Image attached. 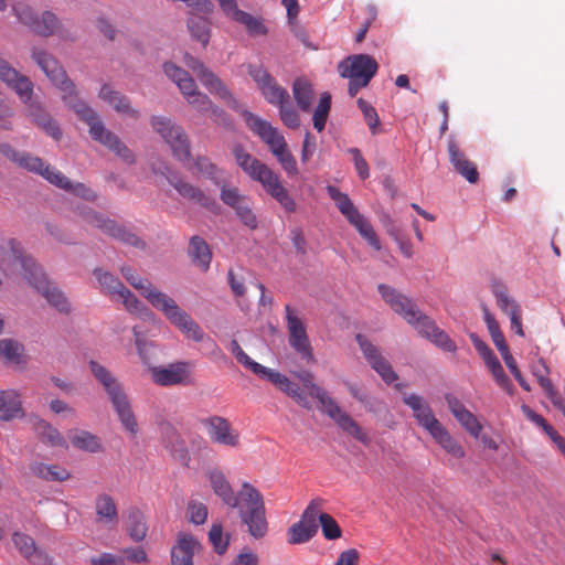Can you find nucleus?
Segmentation results:
<instances>
[{"label": "nucleus", "instance_id": "1", "mask_svg": "<svg viewBox=\"0 0 565 565\" xmlns=\"http://www.w3.org/2000/svg\"><path fill=\"white\" fill-rule=\"evenodd\" d=\"M32 58L45 73L53 85L63 93L62 99L89 128V136L94 141L108 148L116 153L126 163L134 164L135 156L132 151L119 139V137L107 129L98 115L85 100L78 97L75 84L67 77L60 63L46 51H32Z\"/></svg>", "mask_w": 565, "mask_h": 565}, {"label": "nucleus", "instance_id": "2", "mask_svg": "<svg viewBox=\"0 0 565 565\" xmlns=\"http://www.w3.org/2000/svg\"><path fill=\"white\" fill-rule=\"evenodd\" d=\"M377 289L391 309L402 316L407 323L412 324L422 337L428 339L444 351H456L455 342L436 326L434 320L424 315L411 298L384 284L379 285Z\"/></svg>", "mask_w": 565, "mask_h": 565}, {"label": "nucleus", "instance_id": "3", "mask_svg": "<svg viewBox=\"0 0 565 565\" xmlns=\"http://www.w3.org/2000/svg\"><path fill=\"white\" fill-rule=\"evenodd\" d=\"M232 154L244 173L253 181L260 183L265 192L275 199L286 212L294 213L296 211L295 200L282 184L280 177L271 168L253 157L239 143L232 147Z\"/></svg>", "mask_w": 565, "mask_h": 565}, {"label": "nucleus", "instance_id": "4", "mask_svg": "<svg viewBox=\"0 0 565 565\" xmlns=\"http://www.w3.org/2000/svg\"><path fill=\"white\" fill-rule=\"evenodd\" d=\"M89 369L95 379L106 391L121 425L130 434L135 435L138 431V425L131 408L130 401L128 395L125 393L122 385L109 370L99 364L97 361H89Z\"/></svg>", "mask_w": 565, "mask_h": 565}, {"label": "nucleus", "instance_id": "5", "mask_svg": "<svg viewBox=\"0 0 565 565\" xmlns=\"http://www.w3.org/2000/svg\"><path fill=\"white\" fill-rule=\"evenodd\" d=\"M300 379L309 390V394L321 404L322 411L333 419L343 431L364 445L370 444L369 435L347 412L341 409L338 403L330 397L322 387L313 383V375L311 373L305 372Z\"/></svg>", "mask_w": 565, "mask_h": 565}, {"label": "nucleus", "instance_id": "6", "mask_svg": "<svg viewBox=\"0 0 565 565\" xmlns=\"http://www.w3.org/2000/svg\"><path fill=\"white\" fill-rule=\"evenodd\" d=\"M377 70V62L367 54L349 56L338 65L340 76L349 78L348 93L351 97H354L361 88L369 85Z\"/></svg>", "mask_w": 565, "mask_h": 565}, {"label": "nucleus", "instance_id": "7", "mask_svg": "<svg viewBox=\"0 0 565 565\" xmlns=\"http://www.w3.org/2000/svg\"><path fill=\"white\" fill-rule=\"evenodd\" d=\"M41 267L35 260L25 255L21 244L14 238H0V270L7 276L22 275L29 277Z\"/></svg>", "mask_w": 565, "mask_h": 565}, {"label": "nucleus", "instance_id": "8", "mask_svg": "<svg viewBox=\"0 0 565 565\" xmlns=\"http://www.w3.org/2000/svg\"><path fill=\"white\" fill-rule=\"evenodd\" d=\"M77 212L87 224L100 230L106 235L131 246L143 247V242L135 233L120 226L105 214L89 206H81L77 209Z\"/></svg>", "mask_w": 565, "mask_h": 565}, {"label": "nucleus", "instance_id": "9", "mask_svg": "<svg viewBox=\"0 0 565 565\" xmlns=\"http://www.w3.org/2000/svg\"><path fill=\"white\" fill-rule=\"evenodd\" d=\"M0 153L19 168L39 174L50 183L53 174L57 171L40 157H35L26 151H19L7 142L0 143Z\"/></svg>", "mask_w": 565, "mask_h": 565}, {"label": "nucleus", "instance_id": "10", "mask_svg": "<svg viewBox=\"0 0 565 565\" xmlns=\"http://www.w3.org/2000/svg\"><path fill=\"white\" fill-rule=\"evenodd\" d=\"M287 330L290 347L306 361L313 360L312 348L303 321L295 315L289 305L285 306Z\"/></svg>", "mask_w": 565, "mask_h": 565}, {"label": "nucleus", "instance_id": "11", "mask_svg": "<svg viewBox=\"0 0 565 565\" xmlns=\"http://www.w3.org/2000/svg\"><path fill=\"white\" fill-rule=\"evenodd\" d=\"M243 117L248 128L268 146L274 156L288 147L285 137L270 122L247 110Z\"/></svg>", "mask_w": 565, "mask_h": 565}, {"label": "nucleus", "instance_id": "12", "mask_svg": "<svg viewBox=\"0 0 565 565\" xmlns=\"http://www.w3.org/2000/svg\"><path fill=\"white\" fill-rule=\"evenodd\" d=\"M29 284L35 288L46 301L58 312L68 315L72 310L68 299L57 286L51 282L42 268L29 277Z\"/></svg>", "mask_w": 565, "mask_h": 565}, {"label": "nucleus", "instance_id": "13", "mask_svg": "<svg viewBox=\"0 0 565 565\" xmlns=\"http://www.w3.org/2000/svg\"><path fill=\"white\" fill-rule=\"evenodd\" d=\"M248 74L256 82L265 99L271 105H280L289 99L288 92L262 66L249 65Z\"/></svg>", "mask_w": 565, "mask_h": 565}, {"label": "nucleus", "instance_id": "14", "mask_svg": "<svg viewBox=\"0 0 565 565\" xmlns=\"http://www.w3.org/2000/svg\"><path fill=\"white\" fill-rule=\"evenodd\" d=\"M355 339L364 358L382 380L386 384L395 382L398 376L392 369L390 362L381 354L379 348L362 334H356Z\"/></svg>", "mask_w": 565, "mask_h": 565}, {"label": "nucleus", "instance_id": "15", "mask_svg": "<svg viewBox=\"0 0 565 565\" xmlns=\"http://www.w3.org/2000/svg\"><path fill=\"white\" fill-rule=\"evenodd\" d=\"M183 61L184 64L190 70H192L201 83L210 90V93L217 95L220 98L227 103L233 100V96L228 88L212 71L206 68L201 61L189 54L184 55Z\"/></svg>", "mask_w": 565, "mask_h": 565}, {"label": "nucleus", "instance_id": "16", "mask_svg": "<svg viewBox=\"0 0 565 565\" xmlns=\"http://www.w3.org/2000/svg\"><path fill=\"white\" fill-rule=\"evenodd\" d=\"M0 81L13 89L23 103L31 100L33 83L0 56Z\"/></svg>", "mask_w": 565, "mask_h": 565}, {"label": "nucleus", "instance_id": "17", "mask_svg": "<svg viewBox=\"0 0 565 565\" xmlns=\"http://www.w3.org/2000/svg\"><path fill=\"white\" fill-rule=\"evenodd\" d=\"M403 402L412 409L417 424L428 434L441 424L436 418L430 405L423 396L415 393H404Z\"/></svg>", "mask_w": 565, "mask_h": 565}, {"label": "nucleus", "instance_id": "18", "mask_svg": "<svg viewBox=\"0 0 565 565\" xmlns=\"http://www.w3.org/2000/svg\"><path fill=\"white\" fill-rule=\"evenodd\" d=\"M12 542L20 554L28 559L31 565H53V558L42 548L36 546L34 540L22 532L12 534Z\"/></svg>", "mask_w": 565, "mask_h": 565}, {"label": "nucleus", "instance_id": "19", "mask_svg": "<svg viewBox=\"0 0 565 565\" xmlns=\"http://www.w3.org/2000/svg\"><path fill=\"white\" fill-rule=\"evenodd\" d=\"M447 149L449 161L454 169L469 183H477L479 181L477 166L467 158L466 153L459 148V145L454 137L449 138Z\"/></svg>", "mask_w": 565, "mask_h": 565}, {"label": "nucleus", "instance_id": "20", "mask_svg": "<svg viewBox=\"0 0 565 565\" xmlns=\"http://www.w3.org/2000/svg\"><path fill=\"white\" fill-rule=\"evenodd\" d=\"M211 440L227 447H237L239 436L232 429L230 422L221 416H213L205 422Z\"/></svg>", "mask_w": 565, "mask_h": 565}, {"label": "nucleus", "instance_id": "21", "mask_svg": "<svg viewBox=\"0 0 565 565\" xmlns=\"http://www.w3.org/2000/svg\"><path fill=\"white\" fill-rule=\"evenodd\" d=\"M493 294L497 299L498 307L505 313L511 321V329L520 337L524 335L521 322V308L518 302L508 295L507 288L501 284L493 286Z\"/></svg>", "mask_w": 565, "mask_h": 565}, {"label": "nucleus", "instance_id": "22", "mask_svg": "<svg viewBox=\"0 0 565 565\" xmlns=\"http://www.w3.org/2000/svg\"><path fill=\"white\" fill-rule=\"evenodd\" d=\"M446 403L454 417L459 424L475 438H478L482 430V425L478 418L466 408V406L454 395H446Z\"/></svg>", "mask_w": 565, "mask_h": 565}, {"label": "nucleus", "instance_id": "23", "mask_svg": "<svg viewBox=\"0 0 565 565\" xmlns=\"http://www.w3.org/2000/svg\"><path fill=\"white\" fill-rule=\"evenodd\" d=\"M263 379H267L277 388L294 398L301 407L307 409L311 408V404L305 392L299 387L298 384L291 382L285 374L269 369Z\"/></svg>", "mask_w": 565, "mask_h": 565}, {"label": "nucleus", "instance_id": "24", "mask_svg": "<svg viewBox=\"0 0 565 565\" xmlns=\"http://www.w3.org/2000/svg\"><path fill=\"white\" fill-rule=\"evenodd\" d=\"M98 97L111 106L118 114L126 115L136 120L140 118V111L131 106L130 99L120 92L113 89L108 84H104L100 87Z\"/></svg>", "mask_w": 565, "mask_h": 565}, {"label": "nucleus", "instance_id": "25", "mask_svg": "<svg viewBox=\"0 0 565 565\" xmlns=\"http://www.w3.org/2000/svg\"><path fill=\"white\" fill-rule=\"evenodd\" d=\"M179 161H186L189 167H194L200 173L211 179H217L220 170L205 157L191 158L189 140L185 136L179 134Z\"/></svg>", "mask_w": 565, "mask_h": 565}, {"label": "nucleus", "instance_id": "26", "mask_svg": "<svg viewBox=\"0 0 565 565\" xmlns=\"http://www.w3.org/2000/svg\"><path fill=\"white\" fill-rule=\"evenodd\" d=\"M241 522L247 526V532L256 540L263 539L268 533L266 507L239 511Z\"/></svg>", "mask_w": 565, "mask_h": 565}, {"label": "nucleus", "instance_id": "27", "mask_svg": "<svg viewBox=\"0 0 565 565\" xmlns=\"http://www.w3.org/2000/svg\"><path fill=\"white\" fill-rule=\"evenodd\" d=\"M179 90L188 98L198 111L205 113L211 107V99L196 90L195 82L192 77L179 68Z\"/></svg>", "mask_w": 565, "mask_h": 565}, {"label": "nucleus", "instance_id": "28", "mask_svg": "<svg viewBox=\"0 0 565 565\" xmlns=\"http://www.w3.org/2000/svg\"><path fill=\"white\" fill-rule=\"evenodd\" d=\"M24 411L21 396L15 390L0 391V422H10L15 418H22Z\"/></svg>", "mask_w": 565, "mask_h": 565}, {"label": "nucleus", "instance_id": "29", "mask_svg": "<svg viewBox=\"0 0 565 565\" xmlns=\"http://www.w3.org/2000/svg\"><path fill=\"white\" fill-rule=\"evenodd\" d=\"M206 477L214 494L218 497L225 505L234 509L236 504L234 498L235 491L225 475L221 470L212 469L206 472Z\"/></svg>", "mask_w": 565, "mask_h": 565}, {"label": "nucleus", "instance_id": "30", "mask_svg": "<svg viewBox=\"0 0 565 565\" xmlns=\"http://www.w3.org/2000/svg\"><path fill=\"white\" fill-rule=\"evenodd\" d=\"M141 296L145 297L153 308L162 311L172 323L177 322V303L173 298L160 291L152 284L149 285V288H147Z\"/></svg>", "mask_w": 565, "mask_h": 565}, {"label": "nucleus", "instance_id": "31", "mask_svg": "<svg viewBox=\"0 0 565 565\" xmlns=\"http://www.w3.org/2000/svg\"><path fill=\"white\" fill-rule=\"evenodd\" d=\"M234 498L236 500L234 509H238V512L265 505L262 492L247 481L242 483L239 490L234 494Z\"/></svg>", "mask_w": 565, "mask_h": 565}, {"label": "nucleus", "instance_id": "32", "mask_svg": "<svg viewBox=\"0 0 565 565\" xmlns=\"http://www.w3.org/2000/svg\"><path fill=\"white\" fill-rule=\"evenodd\" d=\"M188 255L194 266L207 271L212 260V250L209 244L200 236H192L188 246Z\"/></svg>", "mask_w": 565, "mask_h": 565}, {"label": "nucleus", "instance_id": "33", "mask_svg": "<svg viewBox=\"0 0 565 565\" xmlns=\"http://www.w3.org/2000/svg\"><path fill=\"white\" fill-rule=\"evenodd\" d=\"M429 435L451 457L456 459H462L465 457L466 451L463 447L451 436L443 424L437 426Z\"/></svg>", "mask_w": 565, "mask_h": 565}, {"label": "nucleus", "instance_id": "34", "mask_svg": "<svg viewBox=\"0 0 565 565\" xmlns=\"http://www.w3.org/2000/svg\"><path fill=\"white\" fill-rule=\"evenodd\" d=\"M29 116L34 124L42 128L45 134L54 140L57 141L62 138V131L57 122L39 104H31L29 106Z\"/></svg>", "mask_w": 565, "mask_h": 565}, {"label": "nucleus", "instance_id": "35", "mask_svg": "<svg viewBox=\"0 0 565 565\" xmlns=\"http://www.w3.org/2000/svg\"><path fill=\"white\" fill-rule=\"evenodd\" d=\"M29 469L33 476L44 481L63 482L71 478L70 471L58 465L33 461L30 463Z\"/></svg>", "mask_w": 565, "mask_h": 565}, {"label": "nucleus", "instance_id": "36", "mask_svg": "<svg viewBox=\"0 0 565 565\" xmlns=\"http://www.w3.org/2000/svg\"><path fill=\"white\" fill-rule=\"evenodd\" d=\"M188 31L193 41L206 47L211 38V22L206 17L192 13L186 23Z\"/></svg>", "mask_w": 565, "mask_h": 565}, {"label": "nucleus", "instance_id": "37", "mask_svg": "<svg viewBox=\"0 0 565 565\" xmlns=\"http://www.w3.org/2000/svg\"><path fill=\"white\" fill-rule=\"evenodd\" d=\"M71 444L83 451L98 452L102 450L100 439L90 431L83 429H71L67 431Z\"/></svg>", "mask_w": 565, "mask_h": 565}, {"label": "nucleus", "instance_id": "38", "mask_svg": "<svg viewBox=\"0 0 565 565\" xmlns=\"http://www.w3.org/2000/svg\"><path fill=\"white\" fill-rule=\"evenodd\" d=\"M179 330L189 340H192L194 342L209 341L213 345H215V343L211 340L209 335H206V333L203 331L200 324L184 311H179Z\"/></svg>", "mask_w": 565, "mask_h": 565}, {"label": "nucleus", "instance_id": "39", "mask_svg": "<svg viewBox=\"0 0 565 565\" xmlns=\"http://www.w3.org/2000/svg\"><path fill=\"white\" fill-rule=\"evenodd\" d=\"M51 184L73 193L85 200H94L96 194L87 188L84 183L81 182H72L66 175H64L61 171H56L52 177Z\"/></svg>", "mask_w": 565, "mask_h": 565}, {"label": "nucleus", "instance_id": "40", "mask_svg": "<svg viewBox=\"0 0 565 565\" xmlns=\"http://www.w3.org/2000/svg\"><path fill=\"white\" fill-rule=\"evenodd\" d=\"M150 125L170 147L172 154L177 153V132L171 119L162 116H151Z\"/></svg>", "mask_w": 565, "mask_h": 565}, {"label": "nucleus", "instance_id": "41", "mask_svg": "<svg viewBox=\"0 0 565 565\" xmlns=\"http://www.w3.org/2000/svg\"><path fill=\"white\" fill-rule=\"evenodd\" d=\"M95 510L98 522L116 523L118 521L117 507L114 499L106 493L97 495Z\"/></svg>", "mask_w": 565, "mask_h": 565}, {"label": "nucleus", "instance_id": "42", "mask_svg": "<svg viewBox=\"0 0 565 565\" xmlns=\"http://www.w3.org/2000/svg\"><path fill=\"white\" fill-rule=\"evenodd\" d=\"M122 299L126 309L138 315L145 321L156 322L153 312L147 308L127 287L117 296Z\"/></svg>", "mask_w": 565, "mask_h": 565}, {"label": "nucleus", "instance_id": "43", "mask_svg": "<svg viewBox=\"0 0 565 565\" xmlns=\"http://www.w3.org/2000/svg\"><path fill=\"white\" fill-rule=\"evenodd\" d=\"M35 429L42 443L52 447H68L67 441L61 435V433L44 419H39L35 423Z\"/></svg>", "mask_w": 565, "mask_h": 565}, {"label": "nucleus", "instance_id": "44", "mask_svg": "<svg viewBox=\"0 0 565 565\" xmlns=\"http://www.w3.org/2000/svg\"><path fill=\"white\" fill-rule=\"evenodd\" d=\"M62 23L52 11H44L34 22L32 31L41 36H50L54 33H60Z\"/></svg>", "mask_w": 565, "mask_h": 565}, {"label": "nucleus", "instance_id": "45", "mask_svg": "<svg viewBox=\"0 0 565 565\" xmlns=\"http://www.w3.org/2000/svg\"><path fill=\"white\" fill-rule=\"evenodd\" d=\"M24 347L13 339L0 340V358L7 364L19 365L24 363L23 359Z\"/></svg>", "mask_w": 565, "mask_h": 565}, {"label": "nucleus", "instance_id": "46", "mask_svg": "<svg viewBox=\"0 0 565 565\" xmlns=\"http://www.w3.org/2000/svg\"><path fill=\"white\" fill-rule=\"evenodd\" d=\"M93 274L98 281L102 292L110 297L118 296L126 287L118 277L102 268H95Z\"/></svg>", "mask_w": 565, "mask_h": 565}, {"label": "nucleus", "instance_id": "47", "mask_svg": "<svg viewBox=\"0 0 565 565\" xmlns=\"http://www.w3.org/2000/svg\"><path fill=\"white\" fill-rule=\"evenodd\" d=\"M294 98L303 111H310L313 100L312 85L305 78H297L292 85Z\"/></svg>", "mask_w": 565, "mask_h": 565}, {"label": "nucleus", "instance_id": "48", "mask_svg": "<svg viewBox=\"0 0 565 565\" xmlns=\"http://www.w3.org/2000/svg\"><path fill=\"white\" fill-rule=\"evenodd\" d=\"M327 192L335 203L341 214L348 220V222L360 213L359 210L353 204V202L351 201V199L349 198V195L347 193L341 192L334 185H328Z\"/></svg>", "mask_w": 565, "mask_h": 565}, {"label": "nucleus", "instance_id": "49", "mask_svg": "<svg viewBox=\"0 0 565 565\" xmlns=\"http://www.w3.org/2000/svg\"><path fill=\"white\" fill-rule=\"evenodd\" d=\"M202 551L201 543L190 534H179V565H193L192 557Z\"/></svg>", "mask_w": 565, "mask_h": 565}, {"label": "nucleus", "instance_id": "50", "mask_svg": "<svg viewBox=\"0 0 565 565\" xmlns=\"http://www.w3.org/2000/svg\"><path fill=\"white\" fill-rule=\"evenodd\" d=\"M209 510L205 503L202 501L191 498L185 507L184 518L189 523L194 525H202L206 522Z\"/></svg>", "mask_w": 565, "mask_h": 565}, {"label": "nucleus", "instance_id": "51", "mask_svg": "<svg viewBox=\"0 0 565 565\" xmlns=\"http://www.w3.org/2000/svg\"><path fill=\"white\" fill-rule=\"evenodd\" d=\"M127 531L130 537L136 542H140L146 537L147 525L145 516L139 510L134 509L129 512L127 518Z\"/></svg>", "mask_w": 565, "mask_h": 565}, {"label": "nucleus", "instance_id": "52", "mask_svg": "<svg viewBox=\"0 0 565 565\" xmlns=\"http://www.w3.org/2000/svg\"><path fill=\"white\" fill-rule=\"evenodd\" d=\"M209 542L218 555L224 554L230 545V534L224 533L221 522H213L207 533Z\"/></svg>", "mask_w": 565, "mask_h": 565}, {"label": "nucleus", "instance_id": "53", "mask_svg": "<svg viewBox=\"0 0 565 565\" xmlns=\"http://www.w3.org/2000/svg\"><path fill=\"white\" fill-rule=\"evenodd\" d=\"M349 223L356 228L360 235L364 237L372 247L376 250L381 249V243L371 223L361 213L350 220Z\"/></svg>", "mask_w": 565, "mask_h": 565}, {"label": "nucleus", "instance_id": "54", "mask_svg": "<svg viewBox=\"0 0 565 565\" xmlns=\"http://www.w3.org/2000/svg\"><path fill=\"white\" fill-rule=\"evenodd\" d=\"M230 350L236 358V360L243 364L246 369H249L253 373L258 375L259 377H264V375L269 370L268 367L253 361L241 348L236 340H232L230 343Z\"/></svg>", "mask_w": 565, "mask_h": 565}, {"label": "nucleus", "instance_id": "55", "mask_svg": "<svg viewBox=\"0 0 565 565\" xmlns=\"http://www.w3.org/2000/svg\"><path fill=\"white\" fill-rule=\"evenodd\" d=\"M484 321L487 323L491 339L499 350L501 356L509 353L510 350L505 342L504 335L500 330V326L495 318L487 309H484Z\"/></svg>", "mask_w": 565, "mask_h": 565}, {"label": "nucleus", "instance_id": "56", "mask_svg": "<svg viewBox=\"0 0 565 565\" xmlns=\"http://www.w3.org/2000/svg\"><path fill=\"white\" fill-rule=\"evenodd\" d=\"M331 109V95L329 93H323L320 97L319 104L313 113V127L318 132H321L324 127L327 119L329 117V113Z\"/></svg>", "mask_w": 565, "mask_h": 565}, {"label": "nucleus", "instance_id": "57", "mask_svg": "<svg viewBox=\"0 0 565 565\" xmlns=\"http://www.w3.org/2000/svg\"><path fill=\"white\" fill-rule=\"evenodd\" d=\"M156 423L158 426V429L160 431L162 441L164 443L166 447L170 450V452L174 454V436L175 430L172 422L167 419L166 414L158 413L156 416Z\"/></svg>", "mask_w": 565, "mask_h": 565}, {"label": "nucleus", "instance_id": "58", "mask_svg": "<svg viewBox=\"0 0 565 565\" xmlns=\"http://www.w3.org/2000/svg\"><path fill=\"white\" fill-rule=\"evenodd\" d=\"M233 21L243 24L252 35H264L267 33V29L260 19L243 10L236 13Z\"/></svg>", "mask_w": 565, "mask_h": 565}, {"label": "nucleus", "instance_id": "59", "mask_svg": "<svg viewBox=\"0 0 565 565\" xmlns=\"http://www.w3.org/2000/svg\"><path fill=\"white\" fill-rule=\"evenodd\" d=\"M152 380L161 386H171L177 384V364H170L168 367H151Z\"/></svg>", "mask_w": 565, "mask_h": 565}, {"label": "nucleus", "instance_id": "60", "mask_svg": "<svg viewBox=\"0 0 565 565\" xmlns=\"http://www.w3.org/2000/svg\"><path fill=\"white\" fill-rule=\"evenodd\" d=\"M179 195L189 199L190 201L201 205L209 207L212 204L211 198L205 195L203 191L200 189L189 184L179 182Z\"/></svg>", "mask_w": 565, "mask_h": 565}, {"label": "nucleus", "instance_id": "61", "mask_svg": "<svg viewBox=\"0 0 565 565\" xmlns=\"http://www.w3.org/2000/svg\"><path fill=\"white\" fill-rule=\"evenodd\" d=\"M321 503L322 500L320 499L311 500L299 520V522L308 525V527L312 529L315 532L318 531L317 520H320V514L322 513L320 512Z\"/></svg>", "mask_w": 565, "mask_h": 565}, {"label": "nucleus", "instance_id": "62", "mask_svg": "<svg viewBox=\"0 0 565 565\" xmlns=\"http://www.w3.org/2000/svg\"><path fill=\"white\" fill-rule=\"evenodd\" d=\"M317 532L309 529L308 525L297 522L288 530V542L290 544H301L308 542Z\"/></svg>", "mask_w": 565, "mask_h": 565}, {"label": "nucleus", "instance_id": "63", "mask_svg": "<svg viewBox=\"0 0 565 565\" xmlns=\"http://www.w3.org/2000/svg\"><path fill=\"white\" fill-rule=\"evenodd\" d=\"M12 13L22 24L26 25L31 31L34 26L35 20L39 17L29 4L23 2H17L12 4Z\"/></svg>", "mask_w": 565, "mask_h": 565}, {"label": "nucleus", "instance_id": "64", "mask_svg": "<svg viewBox=\"0 0 565 565\" xmlns=\"http://www.w3.org/2000/svg\"><path fill=\"white\" fill-rule=\"evenodd\" d=\"M356 104L362 111L371 132L375 135L377 132V127L380 126V118L375 108L363 98H359Z\"/></svg>", "mask_w": 565, "mask_h": 565}]
</instances>
